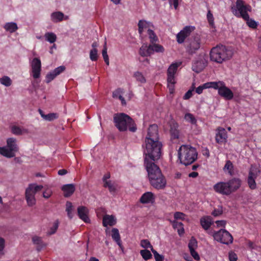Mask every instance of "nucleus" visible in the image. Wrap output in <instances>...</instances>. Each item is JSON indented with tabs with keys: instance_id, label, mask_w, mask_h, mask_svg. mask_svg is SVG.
<instances>
[{
	"instance_id": "nucleus-1",
	"label": "nucleus",
	"mask_w": 261,
	"mask_h": 261,
	"mask_svg": "<svg viewBox=\"0 0 261 261\" xmlns=\"http://www.w3.org/2000/svg\"><path fill=\"white\" fill-rule=\"evenodd\" d=\"M155 161L145 158L144 166L150 185L156 189H163L166 187V180L159 167L154 163Z\"/></svg>"
},
{
	"instance_id": "nucleus-2",
	"label": "nucleus",
	"mask_w": 261,
	"mask_h": 261,
	"mask_svg": "<svg viewBox=\"0 0 261 261\" xmlns=\"http://www.w3.org/2000/svg\"><path fill=\"white\" fill-rule=\"evenodd\" d=\"M142 146H145L144 159L147 158V160L157 161L160 158L162 144L159 140H145V144Z\"/></svg>"
},
{
	"instance_id": "nucleus-3",
	"label": "nucleus",
	"mask_w": 261,
	"mask_h": 261,
	"mask_svg": "<svg viewBox=\"0 0 261 261\" xmlns=\"http://www.w3.org/2000/svg\"><path fill=\"white\" fill-rule=\"evenodd\" d=\"M115 126L120 132L126 131L127 128L132 132L137 130V126L134 120L127 114L121 113L114 115Z\"/></svg>"
},
{
	"instance_id": "nucleus-4",
	"label": "nucleus",
	"mask_w": 261,
	"mask_h": 261,
	"mask_svg": "<svg viewBox=\"0 0 261 261\" xmlns=\"http://www.w3.org/2000/svg\"><path fill=\"white\" fill-rule=\"evenodd\" d=\"M233 54L232 49L223 45H218L213 47L210 52V59L218 63L230 59Z\"/></svg>"
},
{
	"instance_id": "nucleus-5",
	"label": "nucleus",
	"mask_w": 261,
	"mask_h": 261,
	"mask_svg": "<svg viewBox=\"0 0 261 261\" xmlns=\"http://www.w3.org/2000/svg\"><path fill=\"white\" fill-rule=\"evenodd\" d=\"M198 153L195 148L189 145H181L178 150V156L183 165L187 166L194 163L197 159Z\"/></svg>"
},
{
	"instance_id": "nucleus-6",
	"label": "nucleus",
	"mask_w": 261,
	"mask_h": 261,
	"mask_svg": "<svg viewBox=\"0 0 261 261\" xmlns=\"http://www.w3.org/2000/svg\"><path fill=\"white\" fill-rule=\"evenodd\" d=\"M6 142V146L0 147V154L7 158H13L19 150L17 140L14 138H9Z\"/></svg>"
},
{
	"instance_id": "nucleus-7",
	"label": "nucleus",
	"mask_w": 261,
	"mask_h": 261,
	"mask_svg": "<svg viewBox=\"0 0 261 261\" xmlns=\"http://www.w3.org/2000/svg\"><path fill=\"white\" fill-rule=\"evenodd\" d=\"M236 6L231 7L232 13L237 17H242L243 19L248 18V11H251V8L246 5L243 0H237Z\"/></svg>"
},
{
	"instance_id": "nucleus-8",
	"label": "nucleus",
	"mask_w": 261,
	"mask_h": 261,
	"mask_svg": "<svg viewBox=\"0 0 261 261\" xmlns=\"http://www.w3.org/2000/svg\"><path fill=\"white\" fill-rule=\"evenodd\" d=\"M43 187L42 185L30 184L25 190V199L29 206H32L36 204V200L35 197V194L41 191Z\"/></svg>"
},
{
	"instance_id": "nucleus-9",
	"label": "nucleus",
	"mask_w": 261,
	"mask_h": 261,
	"mask_svg": "<svg viewBox=\"0 0 261 261\" xmlns=\"http://www.w3.org/2000/svg\"><path fill=\"white\" fill-rule=\"evenodd\" d=\"M181 64V62H175L172 63L167 70V82L168 87L170 93L174 91V85L175 84V74L177 72L178 67Z\"/></svg>"
},
{
	"instance_id": "nucleus-10",
	"label": "nucleus",
	"mask_w": 261,
	"mask_h": 261,
	"mask_svg": "<svg viewBox=\"0 0 261 261\" xmlns=\"http://www.w3.org/2000/svg\"><path fill=\"white\" fill-rule=\"evenodd\" d=\"M215 240L222 244L228 245L233 242L231 234L225 229H221L215 232L213 234Z\"/></svg>"
},
{
	"instance_id": "nucleus-11",
	"label": "nucleus",
	"mask_w": 261,
	"mask_h": 261,
	"mask_svg": "<svg viewBox=\"0 0 261 261\" xmlns=\"http://www.w3.org/2000/svg\"><path fill=\"white\" fill-rule=\"evenodd\" d=\"M260 173V171L258 168L251 166L246 179L248 186L251 190H254L257 188L255 179L259 175Z\"/></svg>"
},
{
	"instance_id": "nucleus-12",
	"label": "nucleus",
	"mask_w": 261,
	"mask_h": 261,
	"mask_svg": "<svg viewBox=\"0 0 261 261\" xmlns=\"http://www.w3.org/2000/svg\"><path fill=\"white\" fill-rule=\"evenodd\" d=\"M200 38L198 35H196L191 39L190 41L189 44L188 45L187 50V52L191 55L195 54L196 51L199 49L200 47Z\"/></svg>"
},
{
	"instance_id": "nucleus-13",
	"label": "nucleus",
	"mask_w": 261,
	"mask_h": 261,
	"mask_svg": "<svg viewBox=\"0 0 261 261\" xmlns=\"http://www.w3.org/2000/svg\"><path fill=\"white\" fill-rule=\"evenodd\" d=\"M195 29L194 27L186 26L182 30H181L176 35L177 42L179 43H182L186 38L189 36L190 34Z\"/></svg>"
},
{
	"instance_id": "nucleus-14",
	"label": "nucleus",
	"mask_w": 261,
	"mask_h": 261,
	"mask_svg": "<svg viewBox=\"0 0 261 261\" xmlns=\"http://www.w3.org/2000/svg\"><path fill=\"white\" fill-rule=\"evenodd\" d=\"M32 75L34 79H38L40 76L41 70V60L38 58H34L31 63Z\"/></svg>"
},
{
	"instance_id": "nucleus-15",
	"label": "nucleus",
	"mask_w": 261,
	"mask_h": 261,
	"mask_svg": "<svg viewBox=\"0 0 261 261\" xmlns=\"http://www.w3.org/2000/svg\"><path fill=\"white\" fill-rule=\"evenodd\" d=\"M227 133L224 128L218 127L216 129L215 140L218 144H225L227 141Z\"/></svg>"
},
{
	"instance_id": "nucleus-16",
	"label": "nucleus",
	"mask_w": 261,
	"mask_h": 261,
	"mask_svg": "<svg viewBox=\"0 0 261 261\" xmlns=\"http://www.w3.org/2000/svg\"><path fill=\"white\" fill-rule=\"evenodd\" d=\"M213 188L216 192L222 195H229L231 194L227 181L218 182L214 186Z\"/></svg>"
},
{
	"instance_id": "nucleus-17",
	"label": "nucleus",
	"mask_w": 261,
	"mask_h": 261,
	"mask_svg": "<svg viewBox=\"0 0 261 261\" xmlns=\"http://www.w3.org/2000/svg\"><path fill=\"white\" fill-rule=\"evenodd\" d=\"M77 215L80 219L86 223H90L91 220L89 217V211L85 206H79L77 208Z\"/></svg>"
},
{
	"instance_id": "nucleus-18",
	"label": "nucleus",
	"mask_w": 261,
	"mask_h": 261,
	"mask_svg": "<svg viewBox=\"0 0 261 261\" xmlns=\"http://www.w3.org/2000/svg\"><path fill=\"white\" fill-rule=\"evenodd\" d=\"M159 140L158 126L156 124L150 125L148 128L145 140Z\"/></svg>"
},
{
	"instance_id": "nucleus-19",
	"label": "nucleus",
	"mask_w": 261,
	"mask_h": 261,
	"mask_svg": "<svg viewBox=\"0 0 261 261\" xmlns=\"http://www.w3.org/2000/svg\"><path fill=\"white\" fill-rule=\"evenodd\" d=\"M218 94L226 100H231L233 98L232 91L226 86L225 83L218 91Z\"/></svg>"
},
{
	"instance_id": "nucleus-20",
	"label": "nucleus",
	"mask_w": 261,
	"mask_h": 261,
	"mask_svg": "<svg viewBox=\"0 0 261 261\" xmlns=\"http://www.w3.org/2000/svg\"><path fill=\"white\" fill-rule=\"evenodd\" d=\"M228 184L231 194L237 191L241 186L242 181L238 177H233L229 179Z\"/></svg>"
},
{
	"instance_id": "nucleus-21",
	"label": "nucleus",
	"mask_w": 261,
	"mask_h": 261,
	"mask_svg": "<svg viewBox=\"0 0 261 261\" xmlns=\"http://www.w3.org/2000/svg\"><path fill=\"white\" fill-rule=\"evenodd\" d=\"M155 199L154 194L151 192L144 193L140 197L139 201L142 204L153 203Z\"/></svg>"
},
{
	"instance_id": "nucleus-22",
	"label": "nucleus",
	"mask_w": 261,
	"mask_h": 261,
	"mask_svg": "<svg viewBox=\"0 0 261 261\" xmlns=\"http://www.w3.org/2000/svg\"><path fill=\"white\" fill-rule=\"evenodd\" d=\"M116 223V220L113 215H105L102 219V225L104 227L108 225L113 226Z\"/></svg>"
},
{
	"instance_id": "nucleus-23",
	"label": "nucleus",
	"mask_w": 261,
	"mask_h": 261,
	"mask_svg": "<svg viewBox=\"0 0 261 261\" xmlns=\"http://www.w3.org/2000/svg\"><path fill=\"white\" fill-rule=\"evenodd\" d=\"M62 190L64 192V196L68 197L74 192L75 188L73 184H67L62 187Z\"/></svg>"
},
{
	"instance_id": "nucleus-24",
	"label": "nucleus",
	"mask_w": 261,
	"mask_h": 261,
	"mask_svg": "<svg viewBox=\"0 0 261 261\" xmlns=\"http://www.w3.org/2000/svg\"><path fill=\"white\" fill-rule=\"evenodd\" d=\"M200 224L205 230L210 228L213 223L212 218L211 216H204L200 219Z\"/></svg>"
},
{
	"instance_id": "nucleus-25",
	"label": "nucleus",
	"mask_w": 261,
	"mask_h": 261,
	"mask_svg": "<svg viewBox=\"0 0 261 261\" xmlns=\"http://www.w3.org/2000/svg\"><path fill=\"white\" fill-rule=\"evenodd\" d=\"M32 242L34 244L37 245L36 249L38 251H40L46 245V244L43 241L42 238L37 236H35L32 237Z\"/></svg>"
},
{
	"instance_id": "nucleus-26",
	"label": "nucleus",
	"mask_w": 261,
	"mask_h": 261,
	"mask_svg": "<svg viewBox=\"0 0 261 261\" xmlns=\"http://www.w3.org/2000/svg\"><path fill=\"white\" fill-rule=\"evenodd\" d=\"M111 236L113 240L116 242V243L120 248H122V245L120 238V236L119 232V230L117 228H112Z\"/></svg>"
},
{
	"instance_id": "nucleus-27",
	"label": "nucleus",
	"mask_w": 261,
	"mask_h": 261,
	"mask_svg": "<svg viewBox=\"0 0 261 261\" xmlns=\"http://www.w3.org/2000/svg\"><path fill=\"white\" fill-rule=\"evenodd\" d=\"M138 32L140 34H142L144 29H146L151 27H153L151 22L147 21L144 20H140L138 23Z\"/></svg>"
},
{
	"instance_id": "nucleus-28",
	"label": "nucleus",
	"mask_w": 261,
	"mask_h": 261,
	"mask_svg": "<svg viewBox=\"0 0 261 261\" xmlns=\"http://www.w3.org/2000/svg\"><path fill=\"white\" fill-rule=\"evenodd\" d=\"M204 64L202 61H196L192 64V70L196 73L200 72L204 68Z\"/></svg>"
},
{
	"instance_id": "nucleus-29",
	"label": "nucleus",
	"mask_w": 261,
	"mask_h": 261,
	"mask_svg": "<svg viewBox=\"0 0 261 261\" xmlns=\"http://www.w3.org/2000/svg\"><path fill=\"white\" fill-rule=\"evenodd\" d=\"M172 224L173 228L177 229V232L180 236L184 233L185 229L182 223L178 222L176 220H173L172 222Z\"/></svg>"
},
{
	"instance_id": "nucleus-30",
	"label": "nucleus",
	"mask_w": 261,
	"mask_h": 261,
	"mask_svg": "<svg viewBox=\"0 0 261 261\" xmlns=\"http://www.w3.org/2000/svg\"><path fill=\"white\" fill-rule=\"evenodd\" d=\"M170 133L171 139H177L179 138V132L177 123H174L171 125Z\"/></svg>"
},
{
	"instance_id": "nucleus-31",
	"label": "nucleus",
	"mask_w": 261,
	"mask_h": 261,
	"mask_svg": "<svg viewBox=\"0 0 261 261\" xmlns=\"http://www.w3.org/2000/svg\"><path fill=\"white\" fill-rule=\"evenodd\" d=\"M151 47L149 45H143L139 49V54L142 57H147L151 55V52L150 51Z\"/></svg>"
},
{
	"instance_id": "nucleus-32",
	"label": "nucleus",
	"mask_w": 261,
	"mask_h": 261,
	"mask_svg": "<svg viewBox=\"0 0 261 261\" xmlns=\"http://www.w3.org/2000/svg\"><path fill=\"white\" fill-rule=\"evenodd\" d=\"M64 18V14L60 11L55 12L51 14V19L54 22L61 21Z\"/></svg>"
},
{
	"instance_id": "nucleus-33",
	"label": "nucleus",
	"mask_w": 261,
	"mask_h": 261,
	"mask_svg": "<svg viewBox=\"0 0 261 261\" xmlns=\"http://www.w3.org/2000/svg\"><path fill=\"white\" fill-rule=\"evenodd\" d=\"M4 28L7 32L13 33L17 30L18 27L16 23L11 22L6 23L4 26Z\"/></svg>"
},
{
	"instance_id": "nucleus-34",
	"label": "nucleus",
	"mask_w": 261,
	"mask_h": 261,
	"mask_svg": "<svg viewBox=\"0 0 261 261\" xmlns=\"http://www.w3.org/2000/svg\"><path fill=\"white\" fill-rule=\"evenodd\" d=\"M149 47H151V54H153L154 52L156 53H163L164 51V47L159 44H156V43H154L153 44H150L149 45Z\"/></svg>"
},
{
	"instance_id": "nucleus-35",
	"label": "nucleus",
	"mask_w": 261,
	"mask_h": 261,
	"mask_svg": "<svg viewBox=\"0 0 261 261\" xmlns=\"http://www.w3.org/2000/svg\"><path fill=\"white\" fill-rule=\"evenodd\" d=\"M147 34L148 35L151 44L156 43L158 41V38L153 30L148 29L147 30Z\"/></svg>"
},
{
	"instance_id": "nucleus-36",
	"label": "nucleus",
	"mask_w": 261,
	"mask_h": 261,
	"mask_svg": "<svg viewBox=\"0 0 261 261\" xmlns=\"http://www.w3.org/2000/svg\"><path fill=\"white\" fill-rule=\"evenodd\" d=\"M103 187L105 188H108L110 192L111 193H115L116 190L115 184L112 182L111 180H109V181H105V183L103 184Z\"/></svg>"
},
{
	"instance_id": "nucleus-37",
	"label": "nucleus",
	"mask_w": 261,
	"mask_h": 261,
	"mask_svg": "<svg viewBox=\"0 0 261 261\" xmlns=\"http://www.w3.org/2000/svg\"><path fill=\"white\" fill-rule=\"evenodd\" d=\"M223 169L224 171L227 170L230 175H232L234 174L233 165L229 160L226 161Z\"/></svg>"
},
{
	"instance_id": "nucleus-38",
	"label": "nucleus",
	"mask_w": 261,
	"mask_h": 261,
	"mask_svg": "<svg viewBox=\"0 0 261 261\" xmlns=\"http://www.w3.org/2000/svg\"><path fill=\"white\" fill-rule=\"evenodd\" d=\"M0 83L6 87H9L12 85V81L8 76H3L0 78Z\"/></svg>"
},
{
	"instance_id": "nucleus-39",
	"label": "nucleus",
	"mask_w": 261,
	"mask_h": 261,
	"mask_svg": "<svg viewBox=\"0 0 261 261\" xmlns=\"http://www.w3.org/2000/svg\"><path fill=\"white\" fill-rule=\"evenodd\" d=\"M44 36L45 37L46 40L50 43H54L57 39V36L56 34L52 32H48L45 33Z\"/></svg>"
},
{
	"instance_id": "nucleus-40",
	"label": "nucleus",
	"mask_w": 261,
	"mask_h": 261,
	"mask_svg": "<svg viewBox=\"0 0 261 261\" xmlns=\"http://www.w3.org/2000/svg\"><path fill=\"white\" fill-rule=\"evenodd\" d=\"M184 118L186 121L190 122L192 124H195L197 122L196 118L191 113H186L185 115Z\"/></svg>"
},
{
	"instance_id": "nucleus-41",
	"label": "nucleus",
	"mask_w": 261,
	"mask_h": 261,
	"mask_svg": "<svg viewBox=\"0 0 261 261\" xmlns=\"http://www.w3.org/2000/svg\"><path fill=\"white\" fill-rule=\"evenodd\" d=\"M59 224V221L58 220H56L54 223L52 227L50 228L49 230L47 232V234L49 236L54 234L57 231V230L58 228Z\"/></svg>"
},
{
	"instance_id": "nucleus-42",
	"label": "nucleus",
	"mask_w": 261,
	"mask_h": 261,
	"mask_svg": "<svg viewBox=\"0 0 261 261\" xmlns=\"http://www.w3.org/2000/svg\"><path fill=\"white\" fill-rule=\"evenodd\" d=\"M140 254L145 260H148L152 257V254L150 251L147 249H144L140 251Z\"/></svg>"
},
{
	"instance_id": "nucleus-43",
	"label": "nucleus",
	"mask_w": 261,
	"mask_h": 261,
	"mask_svg": "<svg viewBox=\"0 0 261 261\" xmlns=\"http://www.w3.org/2000/svg\"><path fill=\"white\" fill-rule=\"evenodd\" d=\"M11 132L15 135H21L22 134L24 129L16 125H13L11 127Z\"/></svg>"
},
{
	"instance_id": "nucleus-44",
	"label": "nucleus",
	"mask_w": 261,
	"mask_h": 261,
	"mask_svg": "<svg viewBox=\"0 0 261 261\" xmlns=\"http://www.w3.org/2000/svg\"><path fill=\"white\" fill-rule=\"evenodd\" d=\"M188 247L190 251L192 250V249L195 250V249L197 248V241L193 237H192L190 239L188 244Z\"/></svg>"
},
{
	"instance_id": "nucleus-45",
	"label": "nucleus",
	"mask_w": 261,
	"mask_h": 261,
	"mask_svg": "<svg viewBox=\"0 0 261 261\" xmlns=\"http://www.w3.org/2000/svg\"><path fill=\"white\" fill-rule=\"evenodd\" d=\"M140 245L142 247L145 249L150 248L151 251L152 249H154L150 242L146 239L141 240L140 242Z\"/></svg>"
},
{
	"instance_id": "nucleus-46",
	"label": "nucleus",
	"mask_w": 261,
	"mask_h": 261,
	"mask_svg": "<svg viewBox=\"0 0 261 261\" xmlns=\"http://www.w3.org/2000/svg\"><path fill=\"white\" fill-rule=\"evenodd\" d=\"M59 117V115L57 113H51L44 116V119L47 121H53L55 119H57Z\"/></svg>"
},
{
	"instance_id": "nucleus-47",
	"label": "nucleus",
	"mask_w": 261,
	"mask_h": 261,
	"mask_svg": "<svg viewBox=\"0 0 261 261\" xmlns=\"http://www.w3.org/2000/svg\"><path fill=\"white\" fill-rule=\"evenodd\" d=\"M246 21V23L249 27L252 29H256L257 27V23L254 20L250 19L248 15V18L244 19Z\"/></svg>"
},
{
	"instance_id": "nucleus-48",
	"label": "nucleus",
	"mask_w": 261,
	"mask_h": 261,
	"mask_svg": "<svg viewBox=\"0 0 261 261\" xmlns=\"http://www.w3.org/2000/svg\"><path fill=\"white\" fill-rule=\"evenodd\" d=\"M134 76L136 80L141 83H145L146 82V79L143 76V74L139 71L136 72L134 73Z\"/></svg>"
},
{
	"instance_id": "nucleus-49",
	"label": "nucleus",
	"mask_w": 261,
	"mask_h": 261,
	"mask_svg": "<svg viewBox=\"0 0 261 261\" xmlns=\"http://www.w3.org/2000/svg\"><path fill=\"white\" fill-rule=\"evenodd\" d=\"M98 50L97 49H92L90 51V58L92 61H96L98 59Z\"/></svg>"
},
{
	"instance_id": "nucleus-50",
	"label": "nucleus",
	"mask_w": 261,
	"mask_h": 261,
	"mask_svg": "<svg viewBox=\"0 0 261 261\" xmlns=\"http://www.w3.org/2000/svg\"><path fill=\"white\" fill-rule=\"evenodd\" d=\"M224 82L220 81L218 82H212V88L218 90V91H219V89H220V87L224 84Z\"/></svg>"
},
{
	"instance_id": "nucleus-51",
	"label": "nucleus",
	"mask_w": 261,
	"mask_h": 261,
	"mask_svg": "<svg viewBox=\"0 0 261 261\" xmlns=\"http://www.w3.org/2000/svg\"><path fill=\"white\" fill-rule=\"evenodd\" d=\"M5 246L4 239L0 237V258L4 254V250Z\"/></svg>"
},
{
	"instance_id": "nucleus-52",
	"label": "nucleus",
	"mask_w": 261,
	"mask_h": 261,
	"mask_svg": "<svg viewBox=\"0 0 261 261\" xmlns=\"http://www.w3.org/2000/svg\"><path fill=\"white\" fill-rule=\"evenodd\" d=\"M65 67L63 65L56 68L53 71L54 72L55 76H58L65 70Z\"/></svg>"
},
{
	"instance_id": "nucleus-53",
	"label": "nucleus",
	"mask_w": 261,
	"mask_h": 261,
	"mask_svg": "<svg viewBox=\"0 0 261 261\" xmlns=\"http://www.w3.org/2000/svg\"><path fill=\"white\" fill-rule=\"evenodd\" d=\"M57 76H55L53 71L47 73L45 77V81L46 83H49L52 81Z\"/></svg>"
},
{
	"instance_id": "nucleus-54",
	"label": "nucleus",
	"mask_w": 261,
	"mask_h": 261,
	"mask_svg": "<svg viewBox=\"0 0 261 261\" xmlns=\"http://www.w3.org/2000/svg\"><path fill=\"white\" fill-rule=\"evenodd\" d=\"M185 214L179 212H176L174 214V218L175 220H184L185 219Z\"/></svg>"
},
{
	"instance_id": "nucleus-55",
	"label": "nucleus",
	"mask_w": 261,
	"mask_h": 261,
	"mask_svg": "<svg viewBox=\"0 0 261 261\" xmlns=\"http://www.w3.org/2000/svg\"><path fill=\"white\" fill-rule=\"evenodd\" d=\"M152 252L153 253L155 261H163L164 256L158 253V252L154 249H152Z\"/></svg>"
},
{
	"instance_id": "nucleus-56",
	"label": "nucleus",
	"mask_w": 261,
	"mask_h": 261,
	"mask_svg": "<svg viewBox=\"0 0 261 261\" xmlns=\"http://www.w3.org/2000/svg\"><path fill=\"white\" fill-rule=\"evenodd\" d=\"M207 19L210 25L213 27L214 25V17L213 14L208 11L207 14Z\"/></svg>"
},
{
	"instance_id": "nucleus-57",
	"label": "nucleus",
	"mask_w": 261,
	"mask_h": 261,
	"mask_svg": "<svg viewBox=\"0 0 261 261\" xmlns=\"http://www.w3.org/2000/svg\"><path fill=\"white\" fill-rule=\"evenodd\" d=\"M122 90L118 88L113 92V97L115 98H118L119 96H122Z\"/></svg>"
},
{
	"instance_id": "nucleus-58",
	"label": "nucleus",
	"mask_w": 261,
	"mask_h": 261,
	"mask_svg": "<svg viewBox=\"0 0 261 261\" xmlns=\"http://www.w3.org/2000/svg\"><path fill=\"white\" fill-rule=\"evenodd\" d=\"M102 55L103 60L106 59L107 60V58H109V56H108V54H107V43H106V42H105V45L103 46V49L102 50Z\"/></svg>"
},
{
	"instance_id": "nucleus-59",
	"label": "nucleus",
	"mask_w": 261,
	"mask_h": 261,
	"mask_svg": "<svg viewBox=\"0 0 261 261\" xmlns=\"http://www.w3.org/2000/svg\"><path fill=\"white\" fill-rule=\"evenodd\" d=\"M229 259L230 261H237L238 259L237 255L233 252L229 253Z\"/></svg>"
},
{
	"instance_id": "nucleus-60",
	"label": "nucleus",
	"mask_w": 261,
	"mask_h": 261,
	"mask_svg": "<svg viewBox=\"0 0 261 261\" xmlns=\"http://www.w3.org/2000/svg\"><path fill=\"white\" fill-rule=\"evenodd\" d=\"M247 245L249 249L251 250H252L253 249L256 250L257 249V246L253 242L250 240L248 241Z\"/></svg>"
},
{
	"instance_id": "nucleus-61",
	"label": "nucleus",
	"mask_w": 261,
	"mask_h": 261,
	"mask_svg": "<svg viewBox=\"0 0 261 261\" xmlns=\"http://www.w3.org/2000/svg\"><path fill=\"white\" fill-rule=\"evenodd\" d=\"M192 91L193 90H189L184 95L183 99L187 100L190 98L193 95Z\"/></svg>"
},
{
	"instance_id": "nucleus-62",
	"label": "nucleus",
	"mask_w": 261,
	"mask_h": 261,
	"mask_svg": "<svg viewBox=\"0 0 261 261\" xmlns=\"http://www.w3.org/2000/svg\"><path fill=\"white\" fill-rule=\"evenodd\" d=\"M190 251V253L191 255L193 257V258L196 260H199L200 259V257L198 254V253L195 251V250H193Z\"/></svg>"
},
{
	"instance_id": "nucleus-63",
	"label": "nucleus",
	"mask_w": 261,
	"mask_h": 261,
	"mask_svg": "<svg viewBox=\"0 0 261 261\" xmlns=\"http://www.w3.org/2000/svg\"><path fill=\"white\" fill-rule=\"evenodd\" d=\"M222 214V210L221 209H215L212 213V215L215 217L221 215Z\"/></svg>"
},
{
	"instance_id": "nucleus-64",
	"label": "nucleus",
	"mask_w": 261,
	"mask_h": 261,
	"mask_svg": "<svg viewBox=\"0 0 261 261\" xmlns=\"http://www.w3.org/2000/svg\"><path fill=\"white\" fill-rule=\"evenodd\" d=\"M66 212H72V211L73 206H72V204L71 202L67 201V202L66 203Z\"/></svg>"
}]
</instances>
